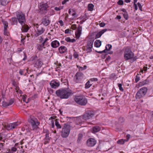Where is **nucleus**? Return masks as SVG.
<instances>
[{
	"mask_svg": "<svg viewBox=\"0 0 153 153\" xmlns=\"http://www.w3.org/2000/svg\"><path fill=\"white\" fill-rule=\"evenodd\" d=\"M51 46L53 48L58 47L59 45V43L58 41L55 40L52 41L51 43Z\"/></svg>",
	"mask_w": 153,
	"mask_h": 153,
	"instance_id": "19",
	"label": "nucleus"
},
{
	"mask_svg": "<svg viewBox=\"0 0 153 153\" xmlns=\"http://www.w3.org/2000/svg\"><path fill=\"white\" fill-rule=\"evenodd\" d=\"M67 50V48L64 46H61L59 48V52L60 53H65L66 51Z\"/></svg>",
	"mask_w": 153,
	"mask_h": 153,
	"instance_id": "24",
	"label": "nucleus"
},
{
	"mask_svg": "<svg viewBox=\"0 0 153 153\" xmlns=\"http://www.w3.org/2000/svg\"><path fill=\"white\" fill-rule=\"evenodd\" d=\"M72 29L73 30H75L76 28V25H72Z\"/></svg>",
	"mask_w": 153,
	"mask_h": 153,
	"instance_id": "62",
	"label": "nucleus"
},
{
	"mask_svg": "<svg viewBox=\"0 0 153 153\" xmlns=\"http://www.w3.org/2000/svg\"><path fill=\"white\" fill-rule=\"evenodd\" d=\"M83 136V135L81 134H79L78 135V138L77 140V141H80L82 139Z\"/></svg>",
	"mask_w": 153,
	"mask_h": 153,
	"instance_id": "44",
	"label": "nucleus"
},
{
	"mask_svg": "<svg viewBox=\"0 0 153 153\" xmlns=\"http://www.w3.org/2000/svg\"><path fill=\"white\" fill-rule=\"evenodd\" d=\"M65 40L68 42H74L76 41V40L74 39H71L70 37H66L65 39Z\"/></svg>",
	"mask_w": 153,
	"mask_h": 153,
	"instance_id": "30",
	"label": "nucleus"
},
{
	"mask_svg": "<svg viewBox=\"0 0 153 153\" xmlns=\"http://www.w3.org/2000/svg\"><path fill=\"white\" fill-rule=\"evenodd\" d=\"M19 73L21 75H24L25 76H26V74H24V70L20 69Z\"/></svg>",
	"mask_w": 153,
	"mask_h": 153,
	"instance_id": "40",
	"label": "nucleus"
},
{
	"mask_svg": "<svg viewBox=\"0 0 153 153\" xmlns=\"http://www.w3.org/2000/svg\"><path fill=\"white\" fill-rule=\"evenodd\" d=\"M51 126L52 128H53L54 127V123L53 120H52L51 121Z\"/></svg>",
	"mask_w": 153,
	"mask_h": 153,
	"instance_id": "63",
	"label": "nucleus"
},
{
	"mask_svg": "<svg viewBox=\"0 0 153 153\" xmlns=\"http://www.w3.org/2000/svg\"><path fill=\"white\" fill-rule=\"evenodd\" d=\"M21 30L24 32H27L29 29L28 26L25 23L24 25H21Z\"/></svg>",
	"mask_w": 153,
	"mask_h": 153,
	"instance_id": "23",
	"label": "nucleus"
},
{
	"mask_svg": "<svg viewBox=\"0 0 153 153\" xmlns=\"http://www.w3.org/2000/svg\"><path fill=\"white\" fill-rule=\"evenodd\" d=\"M95 114V112L93 111L88 110L83 115V119L85 120L90 119L94 116Z\"/></svg>",
	"mask_w": 153,
	"mask_h": 153,
	"instance_id": "9",
	"label": "nucleus"
},
{
	"mask_svg": "<svg viewBox=\"0 0 153 153\" xmlns=\"http://www.w3.org/2000/svg\"><path fill=\"white\" fill-rule=\"evenodd\" d=\"M7 28H4V35L8 36L9 33L7 30Z\"/></svg>",
	"mask_w": 153,
	"mask_h": 153,
	"instance_id": "39",
	"label": "nucleus"
},
{
	"mask_svg": "<svg viewBox=\"0 0 153 153\" xmlns=\"http://www.w3.org/2000/svg\"><path fill=\"white\" fill-rule=\"evenodd\" d=\"M59 22L60 23L61 26H62L64 25L63 22L62 20H59Z\"/></svg>",
	"mask_w": 153,
	"mask_h": 153,
	"instance_id": "60",
	"label": "nucleus"
},
{
	"mask_svg": "<svg viewBox=\"0 0 153 153\" xmlns=\"http://www.w3.org/2000/svg\"><path fill=\"white\" fill-rule=\"evenodd\" d=\"M51 87L52 88H56L59 85V83L54 81H52L50 83Z\"/></svg>",
	"mask_w": 153,
	"mask_h": 153,
	"instance_id": "21",
	"label": "nucleus"
},
{
	"mask_svg": "<svg viewBox=\"0 0 153 153\" xmlns=\"http://www.w3.org/2000/svg\"><path fill=\"white\" fill-rule=\"evenodd\" d=\"M101 45V41L100 40H97L94 43V46L97 48H99Z\"/></svg>",
	"mask_w": 153,
	"mask_h": 153,
	"instance_id": "27",
	"label": "nucleus"
},
{
	"mask_svg": "<svg viewBox=\"0 0 153 153\" xmlns=\"http://www.w3.org/2000/svg\"><path fill=\"white\" fill-rule=\"evenodd\" d=\"M56 95L61 99H68L73 94L72 91L67 88L59 89L56 91Z\"/></svg>",
	"mask_w": 153,
	"mask_h": 153,
	"instance_id": "1",
	"label": "nucleus"
},
{
	"mask_svg": "<svg viewBox=\"0 0 153 153\" xmlns=\"http://www.w3.org/2000/svg\"><path fill=\"white\" fill-rule=\"evenodd\" d=\"M34 27L36 29V32L35 34V36H38L42 34L45 31V28L41 26V24L40 25L38 24L34 25Z\"/></svg>",
	"mask_w": 153,
	"mask_h": 153,
	"instance_id": "8",
	"label": "nucleus"
},
{
	"mask_svg": "<svg viewBox=\"0 0 153 153\" xmlns=\"http://www.w3.org/2000/svg\"><path fill=\"white\" fill-rule=\"evenodd\" d=\"M30 122L31 125L33 130L36 128L37 127V126L39 124V123L37 119L35 118L31 119Z\"/></svg>",
	"mask_w": 153,
	"mask_h": 153,
	"instance_id": "11",
	"label": "nucleus"
},
{
	"mask_svg": "<svg viewBox=\"0 0 153 153\" xmlns=\"http://www.w3.org/2000/svg\"><path fill=\"white\" fill-rule=\"evenodd\" d=\"M140 76H139V74H137L135 77V81L136 82H137L140 80Z\"/></svg>",
	"mask_w": 153,
	"mask_h": 153,
	"instance_id": "45",
	"label": "nucleus"
},
{
	"mask_svg": "<svg viewBox=\"0 0 153 153\" xmlns=\"http://www.w3.org/2000/svg\"><path fill=\"white\" fill-rule=\"evenodd\" d=\"M14 102V100L13 98L10 99L8 102L3 101L2 103V106L4 107L7 108L8 106L11 105Z\"/></svg>",
	"mask_w": 153,
	"mask_h": 153,
	"instance_id": "12",
	"label": "nucleus"
},
{
	"mask_svg": "<svg viewBox=\"0 0 153 153\" xmlns=\"http://www.w3.org/2000/svg\"><path fill=\"white\" fill-rule=\"evenodd\" d=\"M75 102L81 105H85L87 103L86 98L83 96H76L74 99Z\"/></svg>",
	"mask_w": 153,
	"mask_h": 153,
	"instance_id": "2",
	"label": "nucleus"
},
{
	"mask_svg": "<svg viewBox=\"0 0 153 153\" xmlns=\"http://www.w3.org/2000/svg\"><path fill=\"white\" fill-rule=\"evenodd\" d=\"M124 55L125 59L127 60L133 58L134 53L130 48H127L125 49Z\"/></svg>",
	"mask_w": 153,
	"mask_h": 153,
	"instance_id": "5",
	"label": "nucleus"
},
{
	"mask_svg": "<svg viewBox=\"0 0 153 153\" xmlns=\"http://www.w3.org/2000/svg\"><path fill=\"white\" fill-rule=\"evenodd\" d=\"M10 0H0L1 4L2 5H6L10 2Z\"/></svg>",
	"mask_w": 153,
	"mask_h": 153,
	"instance_id": "28",
	"label": "nucleus"
},
{
	"mask_svg": "<svg viewBox=\"0 0 153 153\" xmlns=\"http://www.w3.org/2000/svg\"><path fill=\"white\" fill-rule=\"evenodd\" d=\"M16 16L19 22L21 25H24L25 23V16L24 13L22 12H18L17 13Z\"/></svg>",
	"mask_w": 153,
	"mask_h": 153,
	"instance_id": "6",
	"label": "nucleus"
},
{
	"mask_svg": "<svg viewBox=\"0 0 153 153\" xmlns=\"http://www.w3.org/2000/svg\"><path fill=\"white\" fill-rule=\"evenodd\" d=\"M30 78L29 79L33 80L34 79V74L33 73V74H31L30 75Z\"/></svg>",
	"mask_w": 153,
	"mask_h": 153,
	"instance_id": "55",
	"label": "nucleus"
},
{
	"mask_svg": "<svg viewBox=\"0 0 153 153\" xmlns=\"http://www.w3.org/2000/svg\"><path fill=\"white\" fill-rule=\"evenodd\" d=\"M37 49L39 51H42L43 49L45 48V47L42 43V44H39L36 45Z\"/></svg>",
	"mask_w": 153,
	"mask_h": 153,
	"instance_id": "26",
	"label": "nucleus"
},
{
	"mask_svg": "<svg viewBox=\"0 0 153 153\" xmlns=\"http://www.w3.org/2000/svg\"><path fill=\"white\" fill-rule=\"evenodd\" d=\"M107 30L106 29L102 30L101 31L97 33L95 36V39L101 37L102 35Z\"/></svg>",
	"mask_w": 153,
	"mask_h": 153,
	"instance_id": "20",
	"label": "nucleus"
},
{
	"mask_svg": "<svg viewBox=\"0 0 153 153\" xmlns=\"http://www.w3.org/2000/svg\"><path fill=\"white\" fill-rule=\"evenodd\" d=\"M43 64V62L40 59H39L35 61L34 66L37 68H40Z\"/></svg>",
	"mask_w": 153,
	"mask_h": 153,
	"instance_id": "16",
	"label": "nucleus"
},
{
	"mask_svg": "<svg viewBox=\"0 0 153 153\" xmlns=\"http://www.w3.org/2000/svg\"><path fill=\"white\" fill-rule=\"evenodd\" d=\"M100 130L101 128L100 126H96L93 128L92 132L94 133L99 131Z\"/></svg>",
	"mask_w": 153,
	"mask_h": 153,
	"instance_id": "25",
	"label": "nucleus"
},
{
	"mask_svg": "<svg viewBox=\"0 0 153 153\" xmlns=\"http://www.w3.org/2000/svg\"><path fill=\"white\" fill-rule=\"evenodd\" d=\"M24 49L23 48H19L18 49L17 52L19 53L20 52H22Z\"/></svg>",
	"mask_w": 153,
	"mask_h": 153,
	"instance_id": "56",
	"label": "nucleus"
},
{
	"mask_svg": "<svg viewBox=\"0 0 153 153\" xmlns=\"http://www.w3.org/2000/svg\"><path fill=\"white\" fill-rule=\"evenodd\" d=\"M94 5L92 4H89L88 5V9L89 10L92 11L93 10Z\"/></svg>",
	"mask_w": 153,
	"mask_h": 153,
	"instance_id": "35",
	"label": "nucleus"
},
{
	"mask_svg": "<svg viewBox=\"0 0 153 153\" xmlns=\"http://www.w3.org/2000/svg\"><path fill=\"white\" fill-rule=\"evenodd\" d=\"M71 126L65 124L62 128L61 136L63 138H66L69 135L71 130Z\"/></svg>",
	"mask_w": 153,
	"mask_h": 153,
	"instance_id": "3",
	"label": "nucleus"
},
{
	"mask_svg": "<svg viewBox=\"0 0 153 153\" xmlns=\"http://www.w3.org/2000/svg\"><path fill=\"white\" fill-rule=\"evenodd\" d=\"M11 150L13 152H15L16 151L17 148L15 147H13L11 148Z\"/></svg>",
	"mask_w": 153,
	"mask_h": 153,
	"instance_id": "59",
	"label": "nucleus"
},
{
	"mask_svg": "<svg viewBox=\"0 0 153 153\" xmlns=\"http://www.w3.org/2000/svg\"><path fill=\"white\" fill-rule=\"evenodd\" d=\"M134 9L135 10H137V7L136 4H134Z\"/></svg>",
	"mask_w": 153,
	"mask_h": 153,
	"instance_id": "64",
	"label": "nucleus"
},
{
	"mask_svg": "<svg viewBox=\"0 0 153 153\" xmlns=\"http://www.w3.org/2000/svg\"><path fill=\"white\" fill-rule=\"evenodd\" d=\"M2 22L3 24L4 25V28H7L8 26V23L7 22L2 20Z\"/></svg>",
	"mask_w": 153,
	"mask_h": 153,
	"instance_id": "34",
	"label": "nucleus"
},
{
	"mask_svg": "<svg viewBox=\"0 0 153 153\" xmlns=\"http://www.w3.org/2000/svg\"><path fill=\"white\" fill-rule=\"evenodd\" d=\"M82 26L79 25L77 29V32H76V36L77 38H79L81 34Z\"/></svg>",
	"mask_w": 153,
	"mask_h": 153,
	"instance_id": "18",
	"label": "nucleus"
},
{
	"mask_svg": "<svg viewBox=\"0 0 153 153\" xmlns=\"http://www.w3.org/2000/svg\"><path fill=\"white\" fill-rule=\"evenodd\" d=\"M45 139L47 141L50 140V137L49 136V134H46L45 135Z\"/></svg>",
	"mask_w": 153,
	"mask_h": 153,
	"instance_id": "46",
	"label": "nucleus"
},
{
	"mask_svg": "<svg viewBox=\"0 0 153 153\" xmlns=\"http://www.w3.org/2000/svg\"><path fill=\"white\" fill-rule=\"evenodd\" d=\"M49 40L47 38H46L44 41L42 42L44 46H48L50 45L49 43L48 42V41Z\"/></svg>",
	"mask_w": 153,
	"mask_h": 153,
	"instance_id": "32",
	"label": "nucleus"
},
{
	"mask_svg": "<svg viewBox=\"0 0 153 153\" xmlns=\"http://www.w3.org/2000/svg\"><path fill=\"white\" fill-rule=\"evenodd\" d=\"M117 85L120 91L122 92L123 91L124 89L122 86V84L121 83H118Z\"/></svg>",
	"mask_w": 153,
	"mask_h": 153,
	"instance_id": "36",
	"label": "nucleus"
},
{
	"mask_svg": "<svg viewBox=\"0 0 153 153\" xmlns=\"http://www.w3.org/2000/svg\"><path fill=\"white\" fill-rule=\"evenodd\" d=\"M43 132L46 134H49V131L47 129H44Z\"/></svg>",
	"mask_w": 153,
	"mask_h": 153,
	"instance_id": "57",
	"label": "nucleus"
},
{
	"mask_svg": "<svg viewBox=\"0 0 153 153\" xmlns=\"http://www.w3.org/2000/svg\"><path fill=\"white\" fill-rule=\"evenodd\" d=\"M72 11L73 13L71 14V15L72 16H74V17H76L77 16L76 15V13L75 11H74V10L72 9Z\"/></svg>",
	"mask_w": 153,
	"mask_h": 153,
	"instance_id": "54",
	"label": "nucleus"
},
{
	"mask_svg": "<svg viewBox=\"0 0 153 153\" xmlns=\"http://www.w3.org/2000/svg\"><path fill=\"white\" fill-rule=\"evenodd\" d=\"M93 43V41L92 40H90L87 42L86 46V51L87 52H90L92 51Z\"/></svg>",
	"mask_w": 153,
	"mask_h": 153,
	"instance_id": "13",
	"label": "nucleus"
},
{
	"mask_svg": "<svg viewBox=\"0 0 153 153\" xmlns=\"http://www.w3.org/2000/svg\"><path fill=\"white\" fill-rule=\"evenodd\" d=\"M96 140L93 138H89L87 141V144L88 146L92 147L94 146L96 144Z\"/></svg>",
	"mask_w": 153,
	"mask_h": 153,
	"instance_id": "14",
	"label": "nucleus"
},
{
	"mask_svg": "<svg viewBox=\"0 0 153 153\" xmlns=\"http://www.w3.org/2000/svg\"><path fill=\"white\" fill-rule=\"evenodd\" d=\"M27 71V73L28 74H33L32 73L33 71H35V70L33 71V70L31 69H29L28 68H27V69L26 70Z\"/></svg>",
	"mask_w": 153,
	"mask_h": 153,
	"instance_id": "38",
	"label": "nucleus"
},
{
	"mask_svg": "<svg viewBox=\"0 0 153 153\" xmlns=\"http://www.w3.org/2000/svg\"><path fill=\"white\" fill-rule=\"evenodd\" d=\"M12 84L13 86H14L15 87H16V88H17V87L19 88V87H18L17 84H16V82L15 81H13V82Z\"/></svg>",
	"mask_w": 153,
	"mask_h": 153,
	"instance_id": "51",
	"label": "nucleus"
},
{
	"mask_svg": "<svg viewBox=\"0 0 153 153\" xmlns=\"http://www.w3.org/2000/svg\"><path fill=\"white\" fill-rule=\"evenodd\" d=\"M90 80L92 82L97 81L98 80V79L96 78H93L90 79Z\"/></svg>",
	"mask_w": 153,
	"mask_h": 153,
	"instance_id": "50",
	"label": "nucleus"
},
{
	"mask_svg": "<svg viewBox=\"0 0 153 153\" xmlns=\"http://www.w3.org/2000/svg\"><path fill=\"white\" fill-rule=\"evenodd\" d=\"M74 52L73 53V56L74 58L76 59L79 56L78 54L75 50H74Z\"/></svg>",
	"mask_w": 153,
	"mask_h": 153,
	"instance_id": "37",
	"label": "nucleus"
},
{
	"mask_svg": "<svg viewBox=\"0 0 153 153\" xmlns=\"http://www.w3.org/2000/svg\"><path fill=\"white\" fill-rule=\"evenodd\" d=\"M84 79V75L81 72H77L74 76V80L76 83H82Z\"/></svg>",
	"mask_w": 153,
	"mask_h": 153,
	"instance_id": "4",
	"label": "nucleus"
},
{
	"mask_svg": "<svg viewBox=\"0 0 153 153\" xmlns=\"http://www.w3.org/2000/svg\"><path fill=\"white\" fill-rule=\"evenodd\" d=\"M19 123L18 122H14L10 123L7 126V128L9 129H11L16 128L19 125Z\"/></svg>",
	"mask_w": 153,
	"mask_h": 153,
	"instance_id": "17",
	"label": "nucleus"
},
{
	"mask_svg": "<svg viewBox=\"0 0 153 153\" xmlns=\"http://www.w3.org/2000/svg\"><path fill=\"white\" fill-rule=\"evenodd\" d=\"M4 143H0V151L4 149Z\"/></svg>",
	"mask_w": 153,
	"mask_h": 153,
	"instance_id": "48",
	"label": "nucleus"
},
{
	"mask_svg": "<svg viewBox=\"0 0 153 153\" xmlns=\"http://www.w3.org/2000/svg\"><path fill=\"white\" fill-rule=\"evenodd\" d=\"M24 57L23 58V60L24 61H25L27 59V55L25 53H24Z\"/></svg>",
	"mask_w": 153,
	"mask_h": 153,
	"instance_id": "61",
	"label": "nucleus"
},
{
	"mask_svg": "<svg viewBox=\"0 0 153 153\" xmlns=\"http://www.w3.org/2000/svg\"><path fill=\"white\" fill-rule=\"evenodd\" d=\"M11 24L13 25H16L18 23L17 19L16 17H13L11 18Z\"/></svg>",
	"mask_w": 153,
	"mask_h": 153,
	"instance_id": "29",
	"label": "nucleus"
},
{
	"mask_svg": "<svg viewBox=\"0 0 153 153\" xmlns=\"http://www.w3.org/2000/svg\"><path fill=\"white\" fill-rule=\"evenodd\" d=\"M147 88L146 87H143L140 88L136 94V98L140 99L144 96L147 93Z\"/></svg>",
	"mask_w": 153,
	"mask_h": 153,
	"instance_id": "7",
	"label": "nucleus"
},
{
	"mask_svg": "<svg viewBox=\"0 0 153 153\" xmlns=\"http://www.w3.org/2000/svg\"><path fill=\"white\" fill-rule=\"evenodd\" d=\"M115 77V74L113 73L110 75L109 78L111 79H114Z\"/></svg>",
	"mask_w": 153,
	"mask_h": 153,
	"instance_id": "47",
	"label": "nucleus"
},
{
	"mask_svg": "<svg viewBox=\"0 0 153 153\" xmlns=\"http://www.w3.org/2000/svg\"><path fill=\"white\" fill-rule=\"evenodd\" d=\"M137 5H138V6L139 7V9L141 11H142V6L141 5V4H140L139 3V2H138L137 4Z\"/></svg>",
	"mask_w": 153,
	"mask_h": 153,
	"instance_id": "52",
	"label": "nucleus"
},
{
	"mask_svg": "<svg viewBox=\"0 0 153 153\" xmlns=\"http://www.w3.org/2000/svg\"><path fill=\"white\" fill-rule=\"evenodd\" d=\"M48 7V5L47 3H41L40 4L39 8L41 11H45L47 10Z\"/></svg>",
	"mask_w": 153,
	"mask_h": 153,
	"instance_id": "15",
	"label": "nucleus"
},
{
	"mask_svg": "<svg viewBox=\"0 0 153 153\" xmlns=\"http://www.w3.org/2000/svg\"><path fill=\"white\" fill-rule=\"evenodd\" d=\"M124 121V119L122 117H120L119 119V122L120 123H123Z\"/></svg>",
	"mask_w": 153,
	"mask_h": 153,
	"instance_id": "49",
	"label": "nucleus"
},
{
	"mask_svg": "<svg viewBox=\"0 0 153 153\" xmlns=\"http://www.w3.org/2000/svg\"><path fill=\"white\" fill-rule=\"evenodd\" d=\"M99 25L100 27H103L105 25V24L104 22H102L99 24Z\"/></svg>",
	"mask_w": 153,
	"mask_h": 153,
	"instance_id": "58",
	"label": "nucleus"
},
{
	"mask_svg": "<svg viewBox=\"0 0 153 153\" xmlns=\"http://www.w3.org/2000/svg\"><path fill=\"white\" fill-rule=\"evenodd\" d=\"M41 24H42L45 26H47L51 23V20H50L49 17L48 16H44L42 19Z\"/></svg>",
	"mask_w": 153,
	"mask_h": 153,
	"instance_id": "10",
	"label": "nucleus"
},
{
	"mask_svg": "<svg viewBox=\"0 0 153 153\" xmlns=\"http://www.w3.org/2000/svg\"><path fill=\"white\" fill-rule=\"evenodd\" d=\"M92 85V84L90 83V82L89 81H88L85 84V88L88 89Z\"/></svg>",
	"mask_w": 153,
	"mask_h": 153,
	"instance_id": "33",
	"label": "nucleus"
},
{
	"mask_svg": "<svg viewBox=\"0 0 153 153\" xmlns=\"http://www.w3.org/2000/svg\"><path fill=\"white\" fill-rule=\"evenodd\" d=\"M112 48V46L110 44L106 45L105 47V49L102 51H100L98 52L100 53H106V51H110Z\"/></svg>",
	"mask_w": 153,
	"mask_h": 153,
	"instance_id": "22",
	"label": "nucleus"
},
{
	"mask_svg": "<svg viewBox=\"0 0 153 153\" xmlns=\"http://www.w3.org/2000/svg\"><path fill=\"white\" fill-rule=\"evenodd\" d=\"M124 141L123 139L119 140L117 142L118 144H123L124 143Z\"/></svg>",
	"mask_w": 153,
	"mask_h": 153,
	"instance_id": "41",
	"label": "nucleus"
},
{
	"mask_svg": "<svg viewBox=\"0 0 153 153\" xmlns=\"http://www.w3.org/2000/svg\"><path fill=\"white\" fill-rule=\"evenodd\" d=\"M62 8L63 7H56L54 8V9L56 11H59L61 9H62Z\"/></svg>",
	"mask_w": 153,
	"mask_h": 153,
	"instance_id": "53",
	"label": "nucleus"
},
{
	"mask_svg": "<svg viewBox=\"0 0 153 153\" xmlns=\"http://www.w3.org/2000/svg\"><path fill=\"white\" fill-rule=\"evenodd\" d=\"M123 16L124 18L126 19L127 20L128 18V16L127 13V12L123 14Z\"/></svg>",
	"mask_w": 153,
	"mask_h": 153,
	"instance_id": "42",
	"label": "nucleus"
},
{
	"mask_svg": "<svg viewBox=\"0 0 153 153\" xmlns=\"http://www.w3.org/2000/svg\"><path fill=\"white\" fill-rule=\"evenodd\" d=\"M123 1L122 0H119L117 2V4H118L120 5H123Z\"/></svg>",
	"mask_w": 153,
	"mask_h": 153,
	"instance_id": "43",
	"label": "nucleus"
},
{
	"mask_svg": "<svg viewBox=\"0 0 153 153\" xmlns=\"http://www.w3.org/2000/svg\"><path fill=\"white\" fill-rule=\"evenodd\" d=\"M57 120L56 119L55 120V125L56 126L57 128L61 129L62 128L61 126L59 124V122L57 121Z\"/></svg>",
	"mask_w": 153,
	"mask_h": 153,
	"instance_id": "31",
	"label": "nucleus"
}]
</instances>
